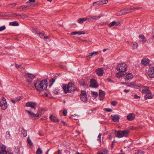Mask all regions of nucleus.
<instances>
[{"label":"nucleus","mask_w":154,"mask_h":154,"mask_svg":"<svg viewBox=\"0 0 154 154\" xmlns=\"http://www.w3.org/2000/svg\"><path fill=\"white\" fill-rule=\"evenodd\" d=\"M48 82L46 79L40 81L37 80L34 83V85L37 90L39 91L45 90L47 87Z\"/></svg>","instance_id":"f257e3e1"},{"label":"nucleus","mask_w":154,"mask_h":154,"mask_svg":"<svg viewBox=\"0 0 154 154\" xmlns=\"http://www.w3.org/2000/svg\"><path fill=\"white\" fill-rule=\"evenodd\" d=\"M62 88L64 92L66 94L67 92L71 93L75 90L74 85L72 82L69 83L67 87H66V85L63 84L62 85Z\"/></svg>","instance_id":"f03ea898"},{"label":"nucleus","mask_w":154,"mask_h":154,"mask_svg":"<svg viewBox=\"0 0 154 154\" xmlns=\"http://www.w3.org/2000/svg\"><path fill=\"white\" fill-rule=\"evenodd\" d=\"M116 132H117L116 136L119 138L127 137L129 133V131L128 130L118 131Z\"/></svg>","instance_id":"7ed1b4c3"},{"label":"nucleus","mask_w":154,"mask_h":154,"mask_svg":"<svg viewBox=\"0 0 154 154\" xmlns=\"http://www.w3.org/2000/svg\"><path fill=\"white\" fill-rule=\"evenodd\" d=\"M117 69L122 72H125L127 70V66L124 63L119 64L117 66Z\"/></svg>","instance_id":"20e7f679"},{"label":"nucleus","mask_w":154,"mask_h":154,"mask_svg":"<svg viewBox=\"0 0 154 154\" xmlns=\"http://www.w3.org/2000/svg\"><path fill=\"white\" fill-rule=\"evenodd\" d=\"M0 106L2 110H5L7 108V103L4 97H2L0 100Z\"/></svg>","instance_id":"39448f33"},{"label":"nucleus","mask_w":154,"mask_h":154,"mask_svg":"<svg viewBox=\"0 0 154 154\" xmlns=\"http://www.w3.org/2000/svg\"><path fill=\"white\" fill-rule=\"evenodd\" d=\"M80 98L84 102H86L87 100V97L85 91H82L81 92Z\"/></svg>","instance_id":"423d86ee"},{"label":"nucleus","mask_w":154,"mask_h":154,"mask_svg":"<svg viewBox=\"0 0 154 154\" xmlns=\"http://www.w3.org/2000/svg\"><path fill=\"white\" fill-rule=\"evenodd\" d=\"M26 106L35 109L36 106V103L35 102H28L26 103Z\"/></svg>","instance_id":"0eeeda50"},{"label":"nucleus","mask_w":154,"mask_h":154,"mask_svg":"<svg viewBox=\"0 0 154 154\" xmlns=\"http://www.w3.org/2000/svg\"><path fill=\"white\" fill-rule=\"evenodd\" d=\"M101 17V16L100 15H99L98 16H90L89 17H88V20L89 21L94 22L95 21L97 20L100 18Z\"/></svg>","instance_id":"6e6552de"},{"label":"nucleus","mask_w":154,"mask_h":154,"mask_svg":"<svg viewBox=\"0 0 154 154\" xmlns=\"http://www.w3.org/2000/svg\"><path fill=\"white\" fill-rule=\"evenodd\" d=\"M148 74L150 77L152 78L154 77V67H150Z\"/></svg>","instance_id":"1a4fd4ad"},{"label":"nucleus","mask_w":154,"mask_h":154,"mask_svg":"<svg viewBox=\"0 0 154 154\" xmlns=\"http://www.w3.org/2000/svg\"><path fill=\"white\" fill-rule=\"evenodd\" d=\"M125 80L127 81L128 80H131L133 77V75L131 73H126L124 75Z\"/></svg>","instance_id":"9d476101"},{"label":"nucleus","mask_w":154,"mask_h":154,"mask_svg":"<svg viewBox=\"0 0 154 154\" xmlns=\"http://www.w3.org/2000/svg\"><path fill=\"white\" fill-rule=\"evenodd\" d=\"M99 54L98 51H94L92 53H89L88 55H87L86 56V58L88 60L89 58H91L92 56L97 55Z\"/></svg>","instance_id":"9b49d317"},{"label":"nucleus","mask_w":154,"mask_h":154,"mask_svg":"<svg viewBox=\"0 0 154 154\" xmlns=\"http://www.w3.org/2000/svg\"><path fill=\"white\" fill-rule=\"evenodd\" d=\"M91 86L94 88H96L98 86V85L96 81L94 79H91L90 81Z\"/></svg>","instance_id":"f8f14e48"},{"label":"nucleus","mask_w":154,"mask_h":154,"mask_svg":"<svg viewBox=\"0 0 154 154\" xmlns=\"http://www.w3.org/2000/svg\"><path fill=\"white\" fill-rule=\"evenodd\" d=\"M142 93L143 94H146L151 92L147 87L144 86L142 89Z\"/></svg>","instance_id":"ddd939ff"},{"label":"nucleus","mask_w":154,"mask_h":154,"mask_svg":"<svg viewBox=\"0 0 154 154\" xmlns=\"http://www.w3.org/2000/svg\"><path fill=\"white\" fill-rule=\"evenodd\" d=\"M135 115L132 113H130L127 116L128 119L129 121H132L135 118Z\"/></svg>","instance_id":"4468645a"},{"label":"nucleus","mask_w":154,"mask_h":154,"mask_svg":"<svg viewBox=\"0 0 154 154\" xmlns=\"http://www.w3.org/2000/svg\"><path fill=\"white\" fill-rule=\"evenodd\" d=\"M111 117L112 120L114 122H117L119 121V118L117 115H112Z\"/></svg>","instance_id":"2eb2a0df"},{"label":"nucleus","mask_w":154,"mask_h":154,"mask_svg":"<svg viewBox=\"0 0 154 154\" xmlns=\"http://www.w3.org/2000/svg\"><path fill=\"white\" fill-rule=\"evenodd\" d=\"M149 60L146 58L143 59L141 61L142 64L144 66H146L149 64Z\"/></svg>","instance_id":"dca6fc26"},{"label":"nucleus","mask_w":154,"mask_h":154,"mask_svg":"<svg viewBox=\"0 0 154 154\" xmlns=\"http://www.w3.org/2000/svg\"><path fill=\"white\" fill-rule=\"evenodd\" d=\"M99 93L100 99L101 100H102L104 98V92L102 90H100L99 91Z\"/></svg>","instance_id":"f3484780"},{"label":"nucleus","mask_w":154,"mask_h":154,"mask_svg":"<svg viewBox=\"0 0 154 154\" xmlns=\"http://www.w3.org/2000/svg\"><path fill=\"white\" fill-rule=\"evenodd\" d=\"M96 72L99 76H102L103 73V71L102 68H99L96 70Z\"/></svg>","instance_id":"a211bd4d"},{"label":"nucleus","mask_w":154,"mask_h":154,"mask_svg":"<svg viewBox=\"0 0 154 154\" xmlns=\"http://www.w3.org/2000/svg\"><path fill=\"white\" fill-rule=\"evenodd\" d=\"M26 112L28 113L32 117H38L39 115V114L37 113L36 114H35L33 113H32L31 111H29L27 110L25 111Z\"/></svg>","instance_id":"6ab92c4d"},{"label":"nucleus","mask_w":154,"mask_h":154,"mask_svg":"<svg viewBox=\"0 0 154 154\" xmlns=\"http://www.w3.org/2000/svg\"><path fill=\"white\" fill-rule=\"evenodd\" d=\"M25 76L27 79L30 78L31 79H34L35 77V75L34 74L29 73L26 74Z\"/></svg>","instance_id":"aec40b11"},{"label":"nucleus","mask_w":154,"mask_h":154,"mask_svg":"<svg viewBox=\"0 0 154 154\" xmlns=\"http://www.w3.org/2000/svg\"><path fill=\"white\" fill-rule=\"evenodd\" d=\"M50 119L52 122H59V119L54 116L51 115L50 117Z\"/></svg>","instance_id":"412c9836"},{"label":"nucleus","mask_w":154,"mask_h":154,"mask_svg":"<svg viewBox=\"0 0 154 154\" xmlns=\"http://www.w3.org/2000/svg\"><path fill=\"white\" fill-rule=\"evenodd\" d=\"M21 135L22 137H26L27 135V132L23 128H21Z\"/></svg>","instance_id":"4be33fe9"},{"label":"nucleus","mask_w":154,"mask_h":154,"mask_svg":"<svg viewBox=\"0 0 154 154\" xmlns=\"http://www.w3.org/2000/svg\"><path fill=\"white\" fill-rule=\"evenodd\" d=\"M85 34V32L83 31H76L72 32L71 33V35H74L75 34H78L79 35H80L81 34Z\"/></svg>","instance_id":"5701e85b"},{"label":"nucleus","mask_w":154,"mask_h":154,"mask_svg":"<svg viewBox=\"0 0 154 154\" xmlns=\"http://www.w3.org/2000/svg\"><path fill=\"white\" fill-rule=\"evenodd\" d=\"M152 98V95L151 92L146 94L144 96V98L145 99H151Z\"/></svg>","instance_id":"b1692460"},{"label":"nucleus","mask_w":154,"mask_h":154,"mask_svg":"<svg viewBox=\"0 0 154 154\" xmlns=\"http://www.w3.org/2000/svg\"><path fill=\"white\" fill-rule=\"evenodd\" d=\"M87 20H88V17L80 18L78 20V21L79 23L82 24L85 21Z\"/></svg>","instance_id":"393cba45"},{"label":"nucleus","mask_w":154,"mask_h":154,"mask_svg":"<svg viewBox=\"0 0 154 154\" xmlns=\"http://www.w3.org/2000/svg\"><path fill=\"white\" fill-rule=\"evenodd\" d=\"M139 38L140 39L142 40V42L143 43L146 42V40L144 36L143 35H140L139 36Z\"/></svg>","instance_id":"a878e982"},{"label":"nucleus","mask_w":154,"mask_h":154,"mask_svg":"<svg viewBox=\"0 0 154 154\" xmlns=\"http://www.w3.org/2000/svg\"><path fill=\"white\" fill-rule=\"evenodd\" d=\"M33 32L35 33H36L38 34H39V37L42 38H44V33H39L37 32L36 30H34Z\"/></svg>","instance_id":"bb28decb"},{"label":"nucleus","mask_w":154,"mask_h":154,"mask_svg":"<svg viewBox=\"0 0 154 154\" xmlns=\"http://www.w3.org/2000/svg\"><path fill=\"white\" fill-rule=\"evenodd\" d=\"M10 24L11 25L14 26H18L19 25L17 22V21H14L12 22H11L10 23Z\"/></svg>","instance_id":"cd10ccee"},{"label":"nucleus","mask_w":154,"mask_h":154,"mask_svg":"<svg viewBox=\"0 0 154 154\" xmlns=\"http://www.w3.org/2000/svg\"><path fill=\"white\" fill-rule=\"evenodd\" d=\"M101 5L100 1L94 2L93 3V5L94 6H96L98 5Z\"/></svg>","instance_id":"c85d7f7f"},{"label":"nucleus","mask_w":154,"mask_h":154,"mask_svg":"<svg viewBox=\"0 0 154 154\" xmlns=\"http://www.w3.org/2000/svg\"><path fill=\"white\" fill-rule=\"evenodd\" d=\"M55 79L53 78L51 79L49 82L50 83L49 86H51L55 82Z\"/></svg>","instance_id":"c756f323"},{"label":"nucleus","mask_w":154,"mask_h":154,"mask_svg":"<svg viewBox=\"0 0 154 154\" xmlns=\"http://www.w3.org/2000/svg\"><path fill=\"white\" fill-rule=\"evenodd\" d=\"M123 74H122L120 72H117L116 74V77L119 78L123 76Z\"/></svg>","instance_id":"7c9ffc66"},{"label":"nucleus","mask_w":154,"mask_h":154,"mask_svg":"<svg viewBox=\"0 0 154 154\" xmlns=\"http://www.w3.org/2000/svg\"><path fill=\"white\" fill-rule=\"evenodd\" d=\"M27 143L28 145L29 146H31L32 145V143L31 142L30 139L29 138V137H28L27 138Z\"/></svg>","instance_id":"2f4dec72"},{"label":"nucleus","mask_w":154,"mask_h":154,"mask_svg":"<svg viewBox=\"0 0 154 154\" xmlns=\"http://www.w3.org/2000/svg\"><path fill=\"white\" fill-rule=\"evenodd\" d=\"M42 151L41 149L39 148L37 150L36 152V154H42Z\"/></svg>","instance_id":"473e14b6"},{"label":"nucleus","mask_w":154,"mask_h":154,"mask_svg":"<svg viewBox=\"0 0 154 154\" xmlns=\"http://www.w3.org/2000/svg\"><path fill=\"white\" fill-rule=\"evenodd\" d=\"M91 94L93 95L94 97H97L98 96V93L97 92L94 91H91Z\"/></svg>","instance_id":"72a5a7b5"},{"label":"nucleus","mask_w":154,"mask_h":154,"mask_svg":"<svg viewBox=\"0 0 154 154\" xmlns=\"http://www.w3.org/2000/svg\"><path fill=\"white\" fill-rule=\"evenodd\" d=\"M116 23V22L115 21H113L112 22L110 23L109 24V27H111L114 26Z\"/></svg>","instance_id":"f704fd0d"},{"label":"nucleus","mask_w":154,"mask_h":154,"mask_svg":"<svg viewBox=\"0 0 154 154\" xmlns=\"http://www.w3.org/2000/svg\"><path fill=\"white\" fill-rule=\"evenodd\" d=\"M101 4H106L108 2V0H103L100 1Z\"/></svg>","instance_id":"c9c22d12"},{"label":"nucleus","mask_w":154,"mask_h":154,"mask_svg":"<svg viewBox=\"0 0 154 154\" xmlns=\"http://www.w3.org/2000/svg\"><path fill=\"white\" fill-rule=\"evenodd\" d=\"M1 148V150L2 151H6L5 150V147L4 145L2 144H1L0 145Z\"/></svg>","instance_id":"e433bc0d"},{"label":"nucleus","mask_w":154,"mask_h":154,"mask_svg":"<svg viewBox=\"0 0 154 154\" xmlns=\"http://www.w3.org/2000/svg\"><path fill=\"white\" fill-rule=\"evenodd\" d=\"M135 85V83L134 82H130L128 85V86L131 87H133Z\"/></svg>","instance_id":"4c0bfd02"},{"label":"nucleus","mask_w":154,"mask_h":154,"mask_svg":"<svg viewBox=\"0 0 154 154\" xmlns=\"http://www.w3.org/2000/svg\"><path fill=\"white\" fill-rule=\"evenodd\" d=\"M137 46H138V45L137 43H133V44L132 47H133V48L134 49L136 48H137Z\"/></svg>","instance_id":"58836bf2"},{"label":"nucleus","mask_w":154,"mask_h":154,"mask_svg":"<svg viewBox=\"0 0 154 154\" xmlns=\"http://www.w3.org/2000/svg\"><path fill=\"white\" fill-rule=\"evenodd\" d=\"M139 8H131V9H130V11H129L126 12V13H130V12H132V10H133L138 9Z\"/></svg>","instance_id":"ea45409f"},{"label":"nucleus","mask_w":154,"mask_h":154,"mask_svg":"<svg viewBox=\"0 0 154 154\" xmlns=\"http://www.w3.org/2000/svg\"><path fill=\"white\" fill-rule=\"evenodd\" d=\"M20 17L22 18H25L27 17V16L25 14H22L20 15Z\"/></svg>","instance_id":"a19ab883"},{"label":"nucleus","mask_w":154,"mask_h":154,"mask_svg":"<svg viewBox=\"0 0 154 154\" xmlns=\"http://www.w3.org/2000/svg\"><path fill=\"white\" fill-rule=\"evenodd\" d=\"M6 28V27L5 26H3L0 27V32H1L4 30Z\"/></svg>","instance_id":"79ce46f5"},{"label":"nucleus","mask_w":154,"mask_h":154,"mask_svg":"<svg viewBox=\"0 0 154 154\" xmlns=\"http://www.w3.org/2000/svg\"><path fill=\"white\" fill-rule=\"evenodd\" d=\"M117 104V103L116 101H113L111 102V104L112 106H116Z\"/></svg>","instance_id":"37998d69"},{"label":"nucleus","mask_w":154,"mask_h":154,"mask_svg":"<svg viewBox=\"0 0 154 154\" xmlns=\"http://www.w3.org/2000/svg\"><path fill=\"white\" fill-rule=\"evenodd\" d=\"M67 110L66 109L64 110L63 112V115L64 116H66L67 115Z\"/></svg>","instance_id":"c03bdc74"},{"label":"nucleus","mask_w":154,"mask_h":154,"mask_svg":"<svg viewBox=\"0 0 154 154\" xmlns=\"http://www.w3.org/2000/svg\"><path fill=\"white\" fill-rule=\"evenodd\" d=\"M101 134H99L98 136L97 140L100 142H101Z\"/></svg>","instance_id":"a18cd8bd"},{"label":"nucleus","mask_w":154,"mask_h":154,"mask_svg":"<svg viewBox=\"0 0 154 154\" xmlns=\"http://www.w3.org/2000/svg\"><path fill=\"white\" fill-rule=\"evenodd\" d=\"M137 154H144V152L141 150H138L137 151Z\"/></svg>","instance_id":"49530a36"},{"label":"nucleus","mask_w":154,"mask_h":154,"mask_svg":"<svg viewBox=\"0 0 154 154\" xmlns=\"http://www.w3.org/2000/svg\"><path fill=\"white\" fill-rule=\"evenodd\" d=\"M134 97L135 99H138L140 98V96H138L137 94H135L134 95Z\"/></svg>","instance_id":"de8ad7c7"},{"label":"nucleus","mask_w":154,"mask_h":154,"mask_svg":"<svg viewBox=\"0 0 154 154\" xmlns=\"http://www.w3.org/2000/svg\"><path fill=\"white\" fill-rule=\"evenodd\" d=\"M104 110L108 112H110L112 111V110L111 109L109 108H105L104 109Z\"/></svg>","instance_id":"09e8293b"},{"label":"nucleus","mask_w":154,"mask_h":154,"mask_svg":"<svg viewBox=\"0 0 154 154\" xmlns=\"http://www.w3.org/2000/svg\"><path fill=\"white\" fill-rule=\"evenodd\" d=\"M81 85L84 87H86L87 86V83L86 82H84L82 83Z\"/></svg>","instance_id":"8fccbe9b"},{"label":"nucleus","mask_w":154,"mask_h":154,"mask_svg":"<svg viewBox=\"0 0 154 154\" xmlns=\"http://www.w3.org/2000/svg\"><path fill=\"white\" fill-rule=\"evenodd\" d=\"M27 8V6L25 5L22 6L20 7L21 8H22V9L20 10V11L24 10L25 8Z\"/></svg>","instance_id":"3c124183"},{"label":"nucleus","mask_w":154,"mask_h":154,"mask_svg":"<svg viewBox=\"0 0 154 154\" xmlns=\"http://www.w3.org/2000/svg\"><path fill=\"white\" fill-rule=\"evenodd\" d=\"M0 154H7L6 151H0Z\"/></svg>","instance_id":"603ef678"},{"label":"nucleus","mask_w":154,"mask_h":154,"mask_svg":"<svg viewBox=\"0 0 154 154\" xmlns=\"http://www.w3.org/2000/svg\"><path fill=\"white\" fill-rule=\"evenodd\" d=\"M22 99V97H17L16 98V101H19Z\"/></svg>","instance_id":"864d4df0"},{"label":"nucleus","mask_w":154,"mask_h":154,"mask_svg":"<svg viewBox=\"0 0 154 154\" xmlns=\"http://www.w3.org/2000/svg\"><path fill=\"white\" fill-rule=\"evenodd\" d=\"M16 4L15 3H13L9 5V7L11 8H12L14 6H15L16 5Z\"/></svg>","instance_id":"5fc2aeb1"},{"label":"nucleus","mask_w":154,"mask_h":154,"mask_svg":"<svg viewBox=\"0 0 154 154\" xmlns=\"http://www.w3.org/2000/svg\"><path fill=\"white\" fill-rule=\"evenodd\" d=\"M75 115L72 116H70V118L72 119H73L74 120L77 119L76 118H75Z\"/></svg>","instance_id":"6e6d98bb"},{"label":"nucleus","mask_w":154,"mask_h":154,"mask_svg":"<svg viewBox=\"0 0 154 154\" xmlns=\"http://www.w3.org/2000/svg\"><path fill=\"white\" fill-rule=\"evenodd\" d=\"M35 0H29L28 2H27V3L28 4L29 2L34 3L35 2Z\"/></svg>","instance_id":"4d7b16f0"},{"label":"nucleus","mask_w":154,"mask_h":154,"mask_svg":"<svg viewBox=\"0 0 154 154\" xmlns=\"http://www.w3.org/2000/svg\"><path fill=\"white\" fill-rule=\"evenodd\" d=\"M54 93L55 94H58L59 93V92L57 90H54Z\"/></svg>","instance_id":"13d9d810"},{"label":"nucleus","mask_w":154,"mask_h":154,"mask_svg":"<svg viewBox=\"0 0 154 154\" xmlns=\"http://www.w3.org/2000/svg\"><path fill=\"white\" fill-rule=\"evenodd\" d=\"M14 15H15V16H14V17H20V14H19L16 13L14 14Z\"/></svg>","instance_id":"bf43d9fd"},{"label":"nucleus","mask_w":154,"mask_h":154,"mask_svg":"<svg viewBox=\"0 0 154 154\" xmlns=\"http://www.w3.org/2000/svg\"><path fill=\"white\" fill-rule=\"evenodd\" d=\"M107 80H108L109 82H113V81L111 80L109 78H108L107 79Z\"/></svg>","instance_id":"052dcab7"},{"label":"nucleus","mask_w":154,"mask_h":154,"mask_svg":"<svg viewBox=\"0 0 154 154\" xmlns=\"http://www.w3.org/2000/svg\"><path fill=\"white\" fill-rule=\"evenodd\" d=\"M85 42H86L88 44H91V42L90 41H85Z\"/></svg>","instance_id":"680f3d73"},{"label":"nucleus","mask_w":154,"mask_h":154,"mask_svg":"<svg viewBox=\"0 0 154 154\" xmlns=\"http://www.w3.org/2000/svg\"><path fill=\"white\" fill-rule=\"evenodd\" d=\"M108 138L109 139L111 140L112 138V136L111 135L108 136Z\"/></svg>","instance_id":"e2e57ef3"},{"label":"nucleus","mask_w":154,"mask_h":154,"mask_svg":"<svg viewBox=\"0 0 154 154\" xmlns=\"http://www.w3.org/2000/svg\"><path fill=\"white\" fill-rule=\"evenodd\" d=\"M93 112V111L92 110H90L89 111H88V114H91L92 112Z\"/></svg>","instance_id":"0e129e2a"},{"label":"nucleus","mask_w":154,"mask_h":154,"mask_svg":"<svg viewBox=\"0 0 154 154\" xmlns=\"http://www.w3.org/2000/svg\"><path fill=\"white\" fill-rule=\"evenodd\" d=\"M11 101L14 103H15V101L14 100H13V99H11Z\"/></svg>","instance_id":"69168bd1"},{"label":"nucleus","mask_w":154,"mask_h":154,"mask_svg":"<svg viewBox=\"0 0 154 154\" xmlns=\"http://www.w3.org/2000/svg\"><path fill=\"white\" fill-rule=\"evenodd\" d=\"M62 122L64 125H66V124L65 122L63 121H62Z\"/></svg>","instance_id":"338daca9"},{"label":"nucleus","mask_w":154,"mask_h":154,"mask_svg":"<svg viewBox=\"0 0 154 154\" xmlns=\"http://www.w3.org/2000/svg\"><path fill=\"white\" fill-rule=\"evenodd\" d=\"M124 91L125 92L128 93V92H129V90H127L126 89H125L124 90Z\"/></svg>","instance_id":"774afa93"}]
</instances>
